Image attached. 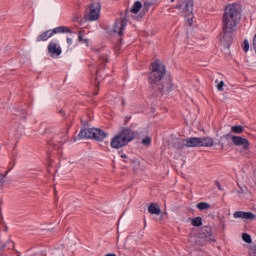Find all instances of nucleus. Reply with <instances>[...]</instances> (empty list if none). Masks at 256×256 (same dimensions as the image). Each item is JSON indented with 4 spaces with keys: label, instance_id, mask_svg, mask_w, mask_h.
I'll return each instance as SVG.
<instances>
[{
    "label": "nucleus",
    "instance_id": "f257e3e1",
    "mask_svg": "<svg viewBox=\"0 0 256 256\" xmlns=\"http://www.w3.org/2000/svg\"><path fill=\"white\" fill-rule=\"evenodd\" d=\"M151 72L148 76L149 91L153 97H163L173 91V81L166 78L167 69L161 61L156 60L151 64Z\"/></svg>",
    "mask_w": 256,
    "mask_h": 256
},
{
    "label": "nucleus",
    "instance_id": "f03ea898",
    "mask_svg": "<svg viewBox=\"0 0 256 256\" xmlns=\"http://www.w3.org/2000/svg\"><path fill=\"white\" fill-rule=\"evenodd\" d=\"M241 20V10L239 4H229L225 7L222 16V33L220 34V41L224 47H231L233 43V33L237 31V24Z\"/></svg>",
    "mask_w": 256,
    "mask_h": 256
},
{
    "label": "nucleus",
    "instance_id": "7ed1b4c3",
    "mask_svg": "<svg viewBox=\"0 0 256 256\" xmlns=\"http://www.w3.org/2000/svg\"><path fill=\"white\" fill-rule=\"evenodd\" d=\"M133 139H135V132L129 128H122V130L112 138L110 145L112 149H121V147L129 145Z\"/></svg>",
    "mask_w": 256,
    "mask_h": 256
},
{
    "label": "nucleus",
    "instance_id": "20e7f679",
    "mask_svg": "<svg viewBox=\"0 0 256 256\" xmlns=\"http://www.w3.org/2000/svg\"><path fill=\"white\" fill-rule=\"evenodd\" d=\"M108 134L99 128H84L78 134V139H94V141H103Z\"/></svg>",
    "mask_w": 256,
    "mask_h": 256
},
{
    "label": "nucleus",
    "instance_id": "39448f33",
    "mask_svg": "<svg viewBox=\"0 0 256 256\" xmlns=\"http://www.w3.org/2000/svg\"><path fill=\"white\" fill-rule=\"evenodd\" d=\"M129 13H131V10L126 9L123 18L116 19L114 24V33H117L118 37H120V44L123 41V33L125 31V28L127 27V23L129 22Z\"/></svg>",
    "mask_w": 256,
    "mask_h": 256
},
{
    "label": "nucleus",
    "instance_id": "423d86ee",
    "mask_svg": "<svg viewBox=\"0 0 256 256\" xmlns=\"http://www.w3.org/2000/svg\"><path fill=\"white\" fill-rule=\"evenodd\" d=\"M186 147H213L214 141L211 137H191L186 138Z\"/></svg>",
    "mask_w": 256,
    "mask_h": 256
},
{
    "label": "nucleus",
    "instance_id": "0eeeda50",
    "mask_svg": "<svg viewBox=\"0 0 256 256\" xmlns=\"http://www.w3.org/2000/svg\"><path fill=\"white\" fill-rule=\"evenodd\" d=\"M232 143L236 147H241L239 153L242 155V157H249V146L251 143L249 140H247V138L232 135Z\"/></svg>",
    "mask_w": 256,
    "mask_h": 256
},
{
    "label": "nucleus",
    "instance_id": "6e6552de",
    "mask_svg": "<svg viewBox=\"0 0 256 256\" xmlns=\"http://www.w3.org/2000/svg\"><path fill=\"white\" fill-rule=\"evenodd\" d=\"M194 6L195 3L193 0H184L180 5L176 6V9H178V11H182V13H185L186 17H193Z\"/></svg>",
    "mask_w": 256,
    "mask_h": 256
},
{
    "label": "nucleus",
    "instance_id": "1a4fd4ad",
    "mask_svg": "<svg viewBox=\"0 0 256 256\" xmlns=\"http://www.w3.org/2000/svg\"><path fill=\"white\" fill-rule=\"evenodd\" d=\"M99 13H101V4L99 1H94L89 5L88 21H97L99 19Z\"/></svg>",
    "mask_w": 256,
    "mask_h": 256
},
{
    "label": "nucleus",
    "instance_id": "9d476101",
    "mask_svg": "<svg viewBox=\"0 0 256 256\" xmlns=\"http://www.w3.org/2000/svg\"><path fill=\"white\" fill-rule=\"evenodd\" d=\"M99 60H98V69L95 71V80L99 81V70L100 69H105V64L109 63V56L107 54H99L98 55Z\"/></svg>",
    "mask_w": 256,
    "mask_h": 256
},
{
    "label": "nucleus",
    "instance_id": "9b49d317",
    "mask_svg": "<svg viewBox=\"0 0 256 256\" xmlns=\"http://www.w3.org/2000/svg\"><path fill=\"white\" fill-rule=\"evenodd\" d=\"M234 219H246L250 221H254L256 219V215L253 212H245V211H236L233 214Z\"/></svg>",
    "mask_w": 256,
    "mask_h": 256
},
{
    "label": "nucleus",
    "instance_id": "f8f14e48",
    "mask_svg": "<svg viewBox=\"0 0 256 256\" xmlns=\"http://www.w3.org/2000/svg\"><path fill=\"white\" fill-rule=\"evenodd\" d=\"M48 53L51 55V57H59V55L62 53V50L61 47L57 45V42L51 41L48 44Z\"/></svg>",
    "mask_w": 256,
    "mask_h": 256
},
{
    "label": "nucleus",
    "instance_id": "ddd939ff",
    "mask_svg": "<svg viewBox=\"0 0 256 256\" xmlns=\"http://www.w3.org/2000/svg\"><path fill=\"white\" fill-rule=\"evenodd\" d=\"M199 235L201 239H207V237H211L213 235V229L210 226H203L200 229Z\"/></svg>",
    "mask_w": 256,
    "mask_h": 256
},
{
    "label": "nucleus",
    "instance_id": "4468645a",
    "mask_svg": "<svg viewBox=\"0 0 256 256\" xmlns=\"http://www.w3.org/2000/svg\"><path fill=\"white\" fill-rule=\"evenodd\" d=\"M229 141H232V134L228 133L220 137L219 145L222 147V149H225L227 145H229Z\"/></svg>",
    "mask_w": 256,
    "mask_h": 256
},
{
    "label": "nucleus",
    "instance_id": "2eb2a0df",
    "mask_svg": "<svg viewBox=\"0 0 256 256\" xmlns=\"http://www.w3.org/2000/svg\"><path fill=\"white\" fill-rule=\"evenodd\" d=\"M50 37H53V32H51V30H47L38 35L36 37V41L37 43H41V41H47Z\"/></svg>",
    "mask_w": 256,
    "mask_h": 256
},
{
    "label": "nucleus",
    "instance_id": "dca6fc26",
    "mask_svg": "<svg viewBox=\"0 0 256 256\" xmlns=\"http://www.w3.org/2000/svg\"><path fill=\"white\" fill-rule=\"evenodd\" d=\"M52 37L57 33H73V30L67 26H59L51 30Z\"/></svg>",
    "mask_w": 256,
    "mask_h": 256
},
{
    "label": "nucleus",
    "instance_id": "f3484780",
    "mask_svg": "<svg viewBox=\"0 0 256 256\" xmlns=\"http://www.w3.org/2000/svg\"><path fill=\"white\" fill-rule=\"evenodd\" d=\"M148 213H151V215H160L161 208H159V206H157V204L151 203L148 207Z\"/></svg>",
    "mask_w": 256,
    "mask_h": 256
},
{
    "label": "nucleus",
    "instance_id": "a211bd4d",
    "mask_svg": "<svg viewBox=\"0 0 256 256\" xmlns=\"http://www.w3.org/2000/svg\"><path fill=\"white\" fill-rule=\"evenodd\" d=\"M54 141L55 140H52L51 142L48 143V145H52L53 149H61L65 141H67V136H63V138L60 141H58L57 144H55Z\"/></svg>",
    "mask_w": 256,
    "mask_h": 256
},
{
    "label": "nucleus",
    "instance_id": "6ab92c4d",
    "mask_svg": "<svg viewBox=\"0 0 256 256\" xmlns=\"http://www.w3.org/2000/svg\"><path fill=\"white\" fill-rule=\"evenodd\" d=\"M141 7H143V4L141 3V1H136L131 7L130 12L134 13V15H137V13L141 11Z\"/></svg>",
    "mask_w": 256,
    "mask_h": 256
},
{
    "label": "nucleus",
    "instance_id": "aec40b11",
    "mask_svg": "<svg viewBox=\"0 0 256 256\" xmlns=\"http://www.w3.org/2000/svg\"><path fill=\"white\" fill-rule=\"evenodd\" d=\"M174 147L175 149H178V150L185 149V147H187V142L185 141V139L177 140L174 143Z\"/></svg>",
    "mask_w": 256,
    "mask_h": 256
},
{
    "label": "nucleus",
    "instance_id": "412c9836",
    "mask_svg": "<svg viewBox=\"0 0 256 256\" xmlns=\"http://www.w3.org/2000/svg\"><path fill=\"white\" fill-rule=\"evenodd\" d=\"M153 5H157V0H152V1H147L143 3V11L144 13H147V11H149V9H151V7H153Z\"/></svg>",
    "mask_w": 256,
    "mask_h": 256
},
{
    "label": "nucleus",
    "instance_id": "4be33fe9",
    "mask_svg": "<svg viewBox=\"0 0 256 256\" xmlns=\"http://www.w3.org/2000/svg\"><path fill=\"white\" fill-rule=\"evenodd\" d=\"M245 131V128L241 125H235L231 127V132L235 133L236 135H241Z\"/></svg>",
    "mask_w": 256,
    "mask_h": 256
},
{
    "label": "nucleus",
    "instance_id": "5701e85b",
    "mask_svg": "<svg viewBox=\"0 0 256 256\" xmlns=\"http://www.w3.org/2000/svg\"><path fill=\"white\" fill-rule=\"evenodd\" d=\"M191 225H193V227H201V225H203V218H201L199 216L192 218Z\"/></svg>",
    "mask_w": 256,
    "mask_h": 256
},
{
    "label": "nucleus",
    "instance_id": "b1692460",
    "mask_svg": "<svg viewBox=\"0 0 256 256\" xmlns=\"http://www.w3.org/2000/svg\"><path fill=\"white\" fill-rule=\"evenodd\" d=\"M197 209H199V211H205V209H211V204L207 203V202H199L196 205Z\"/></svg>",
    "mask_w": 256,
    "mask_h": 256
},
{
    "label": "nucleus",
    "instance_id": "393cba45",
    "mask_svg": "<svg viewBox=\"0 0 256 256\" xmlns=\"http://www.w3.org/2000/svg\"><path fill=\"white\" fill-rule=\"evenodd\" d=\"M15 116L20 117V119H27V111L25 109L17 110Z\"/></svg>",
    "mask_w": 256,
    "mask_h": 256
},
{
    "label": "nucleus",
    "instance_id": "a878e982",
    "mask_svg": "<svg viewBox=\"0 0 256 256\" xmlns=\"http://www.w3.org/2000/svg\"><path fill=\"white\" fill-rule=\"evenodd\" d=\"M242 239L245 243H253V239H251V235L248 233L242 234Z\"/></svg>",
    "mask_w": 256,
    "mask_h": 256
},
{
    "label": "nucleus",
    "instance_id": "bb28decb",
    "mask_svg": "<svg viewBox=\"0 0 256 256\" xmlns=\"http://www.w3.org/2000/svg\"><path fill=\"white\" fill-rule=\"evenodd\" d=\"M142 145L149 147V145H151V137L147 136L146 138L142 139Z\"/></svg>",
    "mask_w": 256,
    "mask_h": 256
},
{
    "label": "nucleus",
    "instance_id": "cd10ccee",
    "mask_svg": "<svg viewBox=\"0 0 256 256\" xmlns=\"http://www.w3.org/2000/svg\"><path fill=\"white\" fill-rule=\"evenodd\" d=\"M242 48L244 53H247L249 51V40H244Z\"/></svg>",
    "mask_w": 256,
    "mask_h": 256
},
{
    "label": "nucleus",
    "instance_id": "c85d7f7f",
    "mask_svg": "<svg viewBox=\"0 0 256 256\" xmlns=\"http://www.w3.org/2000/svg\"><path fill=\"white\" fill-rule=\"evenodd\" d=\"M3 185H5V175L0 173V187H3Z\"/></svg>",
    "mask_w": 256,
    "mask_h": 256
},
{
    "label": "nucleus",
    "instance_id": "c756f323",
    "mask_svg": "<svg viewBox=\"0 0 256 256\" xmlns=\"http://www.w3.org/2000/svg\"><path fill=\"white\" fill-rule=\"evenodd\" d=\"M225 86V82L220 81L217 85L218 91H223V87Z\"/></svg>",
    "mask_w": 256,
    "mask_h": 256
},
{
    "label": "nucleus",
    "instance_id": "7c9ffc66",
    "mask_svg": "<svg viewBox=\"0 0 256 256\" xmlns=\"http://www.w3.org/2000/svg\"><path fill=\"white\" fill-rule=\"evenodd\" d=\"M78 41L81 43L83 41V31L78 32Z\"/></svg>",
    "mask_w": 256,
    "mask_h": 256
},
{
    "label": "nucleus",
    "instance_id": "2f4dec72",
    "mask_svg": "<svg viewBox=\"0 0 256 256\" xmlns=\"http://www.w3.org/2000/svg\"><path fill=\"white\" fill-rule=\"evenodd\" d=\"M129 121H131V116H126L125 120H124V125H127V123H129Z\"/></svg>",
    "mask_w": 256,
    "mask_h": 256
},
{
    "label": "nucleus",
    "instance_id": "473e14b6",
    "mask_svg": "<svg viewBox=\"0 0 256 256\" xmlns=\"http://www.w3.org/2000/svg\"><path fill=\"white\" fill-rule=\"evenodd\" d=\"M251 256H256V246L251 249Z\"/></svg>",
    "mask_w": 256,
    "mask_h": 256
},
{
    "label": "nucleus",
    "instance_id": "72a5a7b5",
    "mask_svg": "<svg viewBox=\"0 0 256 256\" xmlns=\"http://www.w3.org/2000/svg\"><path fill=\"white\" fill-rule=\"evenodd\" d=\"M68 45H73V39L72 38H67L66 39Z\"/></svg>",
    "mask_w": 256,
    "mask_h": 256
},
{
    "label": "nucleus",
    "instance_id": "f704fd0d",
    "mask_svg": "<svg viewBox=\"0 0 256 256\" xmlns=\"http://www.w3.org/2000/svg\"><path fill=\"white\" fill-rule=\"evenodd\" d=\"M215 185L217 186V188L219 189V191H221V183H219V181L215 182Z\"/></svg>",
    "mask_w": 256,
    "mask_h": 256
},
{
    "label": "nucleus",
    "instance_id": "c9c22d12",
    "mask_svg": "<svg viewBox=\"0 0 256 256\" xmlns=\"http://www.w3.org/2000/svg\"><path fill=\"white\" fill-rule=\"evenodd\" d=\"M217 240L215 238H209L210 243H215Z\"/></svg>",
    "mask_w": 256,
    "mask_h": 256
},
{
    "label": "nucleus",
    "instance_id": "e433bc0d",
    "mask_svg": "<svg viewBox=\"0 0 256 256\" xmlns=\"http://www.w3.org/2000/svg\"><path fill=\"white\" fill-rule=\"evenodd\" d=\"M60 115H62L63 117H65V112L63 110H59Z\"/></svg>",
    "mask_w": 256,
    "mask_h": 256
},
{
    "label": "nucleus",
    "instance_id": "4c0bfd02",
    "mask_svg": "<svg viewBox=\"0 0 256 256\" xmlns=\"http://www.w3.org/2000/svg\"><path fill=\"white\" fill-rule=\"evenodd\" d=\"M192 23H193V19L188 18V25H192Z\"/></svg>",
    "mask_w": 256,
    "mask_h": 256
},
{
    "label": "nucleus",
    "instance_id": "58836bf2",
    "mask_svg": "<svg viewBox=\"0 0 256 256\" xmlns=\"http://www.w3.org/2000/svg\"><path fill=\"white\" fill-rule=\"evenodd\" d=\"M81 43H89L88 39H83V41Z\"/></svg>",
    "mask_w": 256,
    "mask_h": 256
},
{
    "label": "nucleus",
    "instance_id": "ea45409f",
    "mask_svg": "<svg viewBox=\"0 0 256 256\" xmlns=\"http://www.w3.org/2000/svg\"><path fill=\"white\" fill-rule=\"evenodd\" d=\"M13 167H15V162H13L12 167H10L8 171H11Z\"/></svg>",
    "mask_w": 256,
    "mask_h": 256
},
{
    "label": "nucleus",
    "instance_id": "a19ab883",
    "mask_svg": "<svg viewBox=\"0 0 256 256\" xmlns=\"http://www.w3.org/2000/svg\"><path fill=\"white\" fill-rule=\"evenodd\" d=\"M121 157H122V159H127V155H125V154H122Z\"/></svg>",
    "mask_w": 256,
    "mask_h": 256
},
{
    "label": "nucleus",
    "instance_id": "79ce46f5",
    "mask_svg": "<svg viewBox=\"0 0 256 256\" xmlns=\"http://www.w3.org/2000/svg\"><path fill=\"white\" fill-rule=\"evenodd\" d=\"M70 128H71V126H67V128H66L67 133L69 132Z\"/></svg>",
    "mask_w": 256,
    "mask_h": 256
},
{
    "label": "nucleus",
    "instance_id": "37998d69",
    "mask_svg": "<svg viewBox=\"0 0 256 256\" xmlns=\"http://www.w3.org/2000/svg\"><path fill=\"white\" fill-rule=\"evenodd\" d=\"M160 2H161V0H157V5H159Z\"/></svg>",
    "mask_w": 256,
    "mask_h": 256
},
{
    "label": "nucleus",
    "instance_id": "c03bdc74",
    "mask_svg": "<svg viewBox=\"0 0 256 256\" xmlns=\"http://www.w3.org/2000/svg\"><path fill=\"white\" fill-rule=\"evenodd\" d=\"M122 105H125V100H122Z\"/></svg>",
    "mask_w": 256,
    "mask_h": 256
},
{
    "label": "nucleus",
    "instance_id": "a18cd8bd",
    "mask_svg": "<svg viewBox=\"0 0 256 256\" xmlns=\"http://www.w3.org/2000/svg\"><path fill=\"white\" fill-rule=\"evenodd\" d=\"M73 21L75 22V21H77V19L74 18Z\"/></svg>",
    "mask_w": 256,
    "mask_h": 256
},
{
    "label": "nucleus",
    "instance_id": "49530a36",
    "mask_svg": "<svg viewBox=\"0 0 256 256\" xmlns=\"http://www.w3.org/2000/svg\"><path fill=\"white\" fill-rule=\"evenodd\" d=\"M175 0H171V2L173 3Z\"/></svg>",
    "mask_w": 256,
    "mask_h": 256
}]
</instances>
